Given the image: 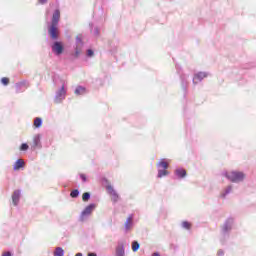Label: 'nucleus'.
I'll return each instance as SVG.
<instances>
[{
    "label": "nucleus",
    "mask_w": 256,
    "mask_h": 256,
    "mask_svg": "<svg viewBox=\"0 0 256 256\" xmlns=\"http://www.w3.org/2000/svg\"><path fill=\"white\" fill-rule=\"evenodd\" d=\"M223 175L232 183H241L245 179V174L239 171L224 172Z\"/></svg>",
    "instance_id": "obj_1"
},
{
    "label": "nucleus",
    "mask_w": 256,
    "mask_h": 256,
    "mask_svg": "<svg viewBox=\"0 0 256 256\" xmlns=\"http://www.w3.org/2000/svg\"><path fill=\"white\" fill-rule=\"evenodd\" d=\"M81 49H83V35L80 34L76 36V48L74 53L75 57L81 55Z\"/></svg>",
    "instance_id": "obj_2"
},
{
    "label": "nucleus",
    "mask_w": 256,
    "mask_h": 256,
    "mask_svg": "<svg viewBox=\"0 0 256 256\" xmlns=\"http://www.w3.org/2000/svg\"><path fill=\"white\" fill-rule=\"evenodd\" d=\"M65 95H67V91L65 90V86H62L57 92L54 99V103H61L63 99H65Z\"/></svg>",
    "instance_id": "obj_3"
},
{
    "label": "nucleus",
    "mask_w": 256,
    "mask_h": 256,
    "mask_svg": "<svg viewBox=\"0 0 256 256\" xmlns=\"http://www.w3.org/2000/svg\"><path fill=\"white\" fill-rule=\"evenodd\" d=\"M63 43L62 42H54L52 45V51L55 53V55H62L63 54Z\"/></svg>",
    "instance_id": "obj_4"
},
{
    "label": "nucleus",
    "mask_w": 256,
    "mask_h": 256,
    "mask_svg": "<svg viewBox=\"0 0 256 256\" xmlns=\"http://www.w3.org/2000/svg\"><path fill=\"white\" fill-rule=\"evenodd\" d=\"M95 204H90L88 205L84 211L81 213V220L83 221L85 219V217H89V215H91V213H93V211H95Z\"/></svg>",
    "instance_id": "obj_5"
},
{
    "label": "nucleus",
    "mask_w": 256,
    "mask_h": 256,
    "mask_svg": "<svg viewBox=\"0 0 256 256\" xmlns=\"http://www.w3.org/2000/svg\"><path fill=\"white\" fill-rule=\"evenodd\" d=\"M109 195H111V199L113 201V203H117V201H119V194H117V191H115V189H113V186L108 185L106 187Z\"/></svg>",
    "instance_id": "obj_6"
},
{
    "label": "nucleus",
    "mask_w": 256,
    "mask_h": 256,
    "mask_svg": "<svg viewBox=\"0 0 256 256\" xmlns=\"http://www.w3.org/2000/svg\"><path fill=\"white\" fill-rule=\"evenodd\" d=\"M19 199H21V190H15L12 194V203L13 205H19Z\"/></svg>",
    "instance_id": "obj_7"
},
{
    "label": "nucleus",
    "mask_w": 256,
    "mask_h": 256,
    "mask_svg": "<svg viewBox=\"0 0 256 256\" xmlns=\"http://www.w3.org/2000/svg\"><path fill=\"white\" fill-rule=\"evenodd\" d=\"M49 34L52 39H57L58 37V30H57V25L52 24L49 28Z\"/></svg>",
    "instance_id": "obj_8"
},
{
    "label": "nucleus",
    "mask_w": 256,
    "mask_h": 256,
    "mask_svg": "<svg viewBox=\"0 0 256 256\" xmlns=\"http://www.w3.org/2000/svg\"><path fill=\"white\" fill-rule=\"evenodd\" d=\"M133 227V214H131L124 225L125 231H130V229Z\"/></svg>",
    "instance_id": "obj_9"
},
{
    "label": "nucleus",
    "mask_w": 256,
    "mask_h": 256,
    "mask_svg": "<svg viewBox=\"0 0 256 256\" xmlns=\"http://www.w3.org/2000/svg\"><path fill=\"white\" fill-rule=\"evenodd\" d=\"M59 19H61V12H59V10H55L52 17V25H57L59 23Z\"/></svg>",
    "instance_id": "obj_10"
},
{
    "label": "nucleus",
    "mask_w": 256,
    "mask_h": 256,
    "mask_svg": "<svg viewBox=\"0 0 256 256\" xmlns=\"http://www.w3.org/2000/svg\"><path fill=\"white\" fill-rule=\"evenodd\" d=\"M207 77V73L200 72L194 76L193 83H197V81H203Z\"/></svg>",
    "instance_id": "obj_11"
},
{
    "label": "nucleus",
    "mask_w": 256,
    "mask_h": 256,
    "mask_svg": "<svg viewBox=\"0 0 256 256\" xmlns=\"http://www.w3.org/2000/svg\"><path fill=\"white\" fill-rule=\"evenodd\" d=\"M116 256H125V247L123 244H118L116 247Z\"/></svg>",
    "instance_id": "obj_12"
},
{
    "label": "nucleus",
    "mask_w": 256,
    "mask_h": 256,
    "mask_svg": "<svg viewBox=\"0 0 256 256\" xmlns=\"http://www.w3.org/2000/svg\"><path fill=\"white\" fill-rule=\"evenodd\" d=\"M175 175H177V177H180L181 179H183V177L187 176V171H185V169L178 168L175 170Z\"/></svg>",
    "instance_id": "obj_13"
},
{
    "label": "nucleus",
    "mask_w": 256,
    "mask_h": 256,
    "mask_svg": "<svg viewBox=\"0 0 256 256\" xmlns=\"http://www.w3.org/2000/svg\"><path fill=\"white\" fill-rule=\"evenodd\" d=\"M233 225V219H229L223 226V232L227 233V231H231V227Z\"/></svg>",
    "instance_id": "obj_14"
},
{
    "label": "nucleus",
    "mask_w": 256,
    "mask_h": 256,
    "mask_svg": "<svg viewBox=\"0 0 256 256\" xmlns=\"http://www.w3.org/2000/svg\"><path fill=\"white\" fill-rule=\"evenodd\" d=\"M23 165H25V162L21 159H18L14 164V171H19Z\"/></svg>",
    "instance_id": "obj_15"
},
{
    "label": "nucleus",
    "mask_w": 256,
    "mask_h": 256,
    "mask_svg": "<svg viewBox=\"0 0 256 256\" xmlns=\"http://www.w3.org/2000/svg\"><path fill=\"white\" fill-rule=\"evenodd\" d=\"M85 93H87V89H85V87H83V86H78L75 89V94L76 95H85Z\"/></svg>",
    "instance_id": "obj_16"
},
{
    "label": "nucleus",
    "mask_w": 256,
    "mask_h": 256,
    "mask_svg": "<svg viewBox=\"0 0 256 256\" xmlns=\"http://www.w3.org/2000/svg\"><path fill=\"white\" fill-rule=\"evenodd\" d=\"M34 147H41V135L37 134L33 139Z\"/></svg>",
    "instance_id": "obj_17"
},
{
    "label": "nucleus",
    "mask_w": 256,
    "mask_h": 256,
    "mask_svg": "<svg viewBox=\"0 0 256 256\" xmlns=\"http://www.w3.org/2000/svg\"><path fill=\"white\" fill-rule=\"evenodd\" d=\"M157 168H162V169H168L169 168V163L165 161V159H162L158 164Z\"/></svg>",
    "instance_id": "obj_18"
},
{
    "label": "nucleus",
    "mask_w": 256,
    "mask_h": 256,
    "mask_svg": "<svg viewBox=\"0 0 256 256\" xmlns=\"http://www.w3.org/2000/svg\"><path fill=\"white\" fill-rule=\"evenodd\" d=\"M65 255V250L61 247H57L54 251V256H63Z\"/></svg>",
    "instance_id": "obj_19"
},
{
    "label": "nucleus",
    "mask_w": 256,
    "mask_h": 256,
    "mask_svg": "<svg viewBox=\"0 0 256 256\" xmlns=\"http://www.w3.org/2000/svg\"><path fill=\"white\" fill-rule=\"evenodd\" d=\"M166 175H169V171L167 170H161V169H158V178L161 179V177H166Z\"/></svg>",
    "instance_id": "obj_20"
},
{
    "label": "nucleus",
    "mask_w": 256,
    "mask_h": 256,
    "mask_svg": "<svg viewBox=\"0 0 256 256\" xmlns=\"http://www.w3.org/2000/svg\"><path fill=\"white\" fill-rule=\"evenodd\" d=\"M41 125H43V120L41 118H35L34 120V127H41Z\"/></svg>",
    "instance_id": "obj_21"
},
{
    "label": "nucleus",
    "mask_w": 256,
    "mask_h": 256,
    "mask_svg": "<svg viewBox=\"0 0 256 256\" xmlns=\"http://www.w3.org/2000/svg\"><path fill=\"white\" fill-rule=\"evenodd\" d=\"M139 250V243L137 241L132 242V251H138Z\"/></svg>",
    "instance_id": "obj_22"
},
{
    "label": "nucleus",
    "mask_w": 256,
    "mask_h": 256,
    "mask_svg": "<svg viewBox=\"0 0 256 256\" xmlns=\"http://www.w3.org/2000/svg\"><path fill=\"white\" fill-rule=\"evenodd\" d=\"M83 201H89V199H91V194H89L88 192H85L82 196Z\"/></svg>",
    "instance_id": "obj_23"
},
{
    "label": "nucleus",
    "mask_w": 256,
    "mask_h": 256,
    "mask_svg": "<svg viewBox=\"0 0 256 256\" xmlns=\"http://www.w3.org/2000/svg\"><path fill=\"white\" fill-rule=\"evenodd\" d=\"M70 197H72V198H77V197H79V190H73V191L70 193Z\"/></svg>",
    "instance_id": "obj_24"
},
{
    "label": "nucleus",
    "mask_w": 256,
    "mask_h": 256,
    "mask_svg": "<svg viewBox=\"0 0 256 256\" xmlns=\"http://www.w3.org/2000/svg\"><path fill=\"white\" fill-rule=\"evenodd\" d=\"M182 227H183L184 229H191V223H189V222H187V221H184V222L182 223Z\"/></svg>",
    "instance_id": "obj_25"
},
{
    "label": "nucleus",
    "mask_w": 256,
    "mask_h": 256,
    "mask_svg": "<svg viewBox=\"0 0 256 256\" xmlns=\"http://www.w3.org/2000/svg\"><path fill=\"white\" fill-rule=\"evenodd\" d=\"M233 189V187L228 186L225 190V193L222 194V197H225V195H229V193H231V190Z\"/></svg>",
    "instance_id": "obj_26"
},
{
    "label": "nucleus",
    "mask_w": 256,
    "mask_h": 256,
    "mask_svg": "<svg viewBox=\"0 0 256 256\" xmlns=\"http://www.w3.org/2000/svg\"><path fill=\"white\" fill-rule=\"evenodd\" d=\"M1 83H2L3 85H9V78H7V77L2 78V79H1Z\"/></svg>",
    "instance_id": "obj_27"
},
{
    "label": "nucleus",
    "mask_w": 256,
    "mask_h": 256,
    "mask_svg": "<svg viewBox=\"0 0 256 256\" xmlns=\"http://www.w3.org/2000/svg\"><path fill=\"white\" fill-rule=\"evenodd\" d=\"M21 151H27L29 149V145L27 144H22L20 147Z\"/></svg>",
    "instance_id": "obj_28"
},
{
    "label": "nucleus",
    "mask_w": 256,
    "mask_h": 256,
    "mask_svg": "<svg viewBox=\"0 0 256 256\" xmlns=\"http://www.w3.org/2000/svg\"><path fill=\"white\" fill-rule=\"evenodd\" d=\"M87 55H88V57H93V50L89 49L87 51Z\"/></svg>",
    "instance_id": "obj_29"
},
{
    "label": "nucleus",
    "mask_w": 256,
    "mask_h": 256,
    "mask_svg": "<svg viewBox=\"0 0 256 256\" xmlns=\"http://www.w3.org/2000/svg\"><path fill=\"white\" fill-rule=\"evenodd\" d=\"M80 178L82 179V181L85 183V181H87V177L85 176V174H81Z\"/></svg>",
    "instance_id": "obj_30"
},
{
    "label": "nucleus",
    "mask_w": 256,
    "mask_h": 256,
    "mask_svg": "<svg viewBox=\"0 0 256 256\" xmlns=\"http://www.w3.org/2000/svg\"><path fill=\"white\" fill-rule=\"evenodd\" d=\"M39 3H41V5H45V3H47V0H38Z\"/></svg>",
    "instance_id": "obj_31"
},
{
    "label": "nucleus",
    "mask_w": 256,
    "mask_h": 256,
    "mask_svg": "<svg viewBox=\"0 0 256 256\" xmlns=\"http://www.w3.org/2000/svg\"><path fill=\"white\" fill-rule=\"evenodd\" d=\"M94 35H99V29L98 28L94 29Z\"/></svg>",
    "instance_id": "obj_32"
},
{
    "label": "nucleus",
    "mask_w": 256,
    "mask_h": 256,
    "mask_svg": "<svg viewBox=\"0 0 256 256\" xmlns=\"http://www.w3.org/2000/svg\"><path fill=\"white\" fill-rule=\"evenodd\" d=\"M223 255H224L223 250H219V251H218V256H223Z\"/></svg>",
    "instance_id": "obj_33"
},
{
    "label": "nucleus",
    "mask_w": 256,
    "mask_h": 256,
    "mask_svg": "<svg viewBox=\"0 0 256 256\" xmlns=\"http://www.w3.org/2000/svg\"><path fill=\"white\" fill-rule=\"evenodd\" d=\"M2 256H11V252H6Z\"/></svg>",
    "instance_id": "obj_34"
},
{
    "label": "nucleus",
    "mask_w": 256,
    "mask_h": 256,
    "mask_svg": "<svg viewBox=\"0 0 256 256\" xmlns=\"http://www.w3.org/2000/svg\"><path fill=\"white\" fill-rule=\"evenodd\" d=\"M88 256H97L96 253H89Z\"/></svg>",
    "instance_id": "obj_35"
},
{
    "label": "nucleus",
    "mask_w": 256,
    "mask_h": 256,
    "mask_svg": "<svg viewBox=\"0 0 256 256\" xmlns=\"http://www.w3.org/2000/svg\"><path fill=\"white\" fill-rule=\"evenodd\" d=\"M152 256H161L159 253H153Z\"/></svg>",
    "instance_id": "obj_36"
},
{
    "label": "nucleus",
    "mask_w": 256,
    "mask_h": 256,
    "mask_svg": "<svg viewBox=\"0 0 256 256\" xmlns=\"http://www.w3.org/2000/svg\"><path fill=\"white\" fill-rule=\"evenodd\" d=\"M75 256H83V254H81V253H77Z\"/></svg>",
    "instance_id": "obj_37"
}]
</instances>
